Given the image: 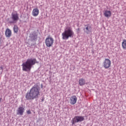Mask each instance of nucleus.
<instances>
[{
	"instance_id": "11",
	"label": "nucleus",
	"mask_w": 126,
	"mask_h": 126,
	"mask_svg": "<svg viewBox=\"0 0 126 126\" xmlns=\"http://www.w3.org/2000/svg\"><path fill=\"white\" fill-rule=\"evenodd\" d=\"M5 35L7 38H9L11 37V35H12V32L9 29H6L5 32Z\"/></svg>"
},
{
	"instance_id": "15",
	"label": "nucleus",
	"mask_w": 126,
	"mask_h": 126,
	"mask_svg": "<svg viewBox=\"0 0 126 126\" xmlns=\"http://www.w3.org/2000/svg\"><path fill=\"white\" fill-rule=\"evenodd\" d=\"M122 48L126 50V39H123L122 42Z\"/></svg>"
},
{
	"instance_id": "6",
	"label": "nucleus",
	"mask_w": 126,
	"mask_h": 126,
	"mask_svg": "<svg viewBox=\"0 0 126 126\" xmlns=\"http://www.w3.org/2000/svg\"><path fill=\"white\" fill-rule=\"evenodd\" d=\"M102 64L104 68L108 69V68H110V67H111V64H112V63L111 62V60H110V59H105L103 62Z\"/></svg>"
},
{
	"instance_id": "4",
	"label": "nucleus",
	"mask_w": 126,
	"mask_h": 126,
	"mask_svg": "<svg viewBox=\"0 0 126 126\" xmlns=\"http://www.w3.org/2000/svg\"><path fill=\"white\" fill-rule=\"evenodd\" d=\"M84 121V117L83 116H75L72 119L71 123L72 125H73L74 124H76V123H79L81 122H83Z\"/></svg>"
},
{
	"instance_id": "2",
	"label": "nucleus",
	"mask_w": 126,
	"mask_h": 126,
	"mask_svg": "<svg viewBox=\"0 0 126 126\" xmlns=\"http://www.w3.org/2000/svg\"><path fill=\"white\" fill-rule=\"evenodd\" d=\"M35 63H37V60L35 58L28 59L26 62L22 64L23 70L24 71H30L32 68V66Z\"/></svg>"
},
{
	"instance_id": "19",
	"label": "nucleus",
	"mask_w": 126,
	"mask_h": 126,
	"mask_svg": "<svg viewBox=\"0 0 126 126\" xmlns=\"http://www.w3.org/2000/svg\"><path fill=\"white\" fill-rule=\"evenodd\" d=\"M77 31H80V29L78 28V29H77Z\"/></svg>"
},
{
	"instance_id": "10",
	"label": "nucleus",
	"mask_w": 126,
	"mask_h": 126,
	"mask_svg": "<svg viewBox=\"0 0 126 126\" xmlns=\"http://www.w3.org/2000/svg\"><path fill=\"white\" fill-rule=\"evenodd\" d=\"M25 109L23 107H19L17 111V115H20L22 116L24 114Z\"/></svg>"
},
{
	"instance_id": "16",
	"label": "nucleus",
	"mask_w": 126,
	"mask_h": 126,
	"mask_svg": "<svg viewBox=\"0 0 126 126\" xmlns=\"http://www.w3.org/2000/svg\"><path fill=\"white\" fill-rule=\"evenodd\" d=\"M13 31L14 33H18V26L16 25L14 26L13 28Z\"/></svg>"
},
{
	"instance_id": "8",
	"label": "nucleus",
	"mask_w": 126,
	"mask_h": 126,
	"mask_svg": "<svg viewBox=\"0 0 126 126\" xmlns=\"http://www.w3.org/2000/svg\"><path fill=\"white\" fill-rule=\"evenodd\" d=\"M11 19L15 23H16V22L19 20V17L18 16V14L17 12H15V13H12L11 14Z\"/></svg>"
},
{
	"instance_id": "17",
	"label": "nucleus",
	"mask_w": 126,
	"mask_h": 126,
	"mask_svg": "<svg viewBox=\"0 0 126 126\" xmlns=\"http://www.w3.org/2000/svg\"><path fill=\"white\" fill-rule=\"evenodd\" d=\"M27 113L28 115H30V114H31V111H30V110H28V111H27Z\"/></svg>"
},
{
	"instance_id": "14",
	"label": "nucleus",
	"mask_w": 126,
	"mask_h": 126,
	"mask_svg": "<svg viewBox=\"0 0 126 126\" xmlns=\"http://www.w3.org/2000/svg\"><path fill=\"white\" fill-rule=\"evenodd\" d=\"M79 84L80 86H82L85 84V80L83 78H81L79 80Z\"/></svg>"
},
{
	"instance_id": "13",
	"label": "nucleus",
	"mask_w": 126,
	"mask_h": 126,
	"mask_svg": "<svg viewBox=\"0 0 126 126\" xmlns=\"http://www.w3.org/2000/svg\"><path fill=\"white\" fill-rule=\"evenodd\" d=\"M103 14L105 17L109 18V17H111V16H112V12H111V11L106 10L104 11Z\"/></svg>"
},
{
	"instance_id": "12",
	"label": "nucleus",
	"mask_w": 126,
	"mask_h": 126,
	"mask_svg": "<svg viewBox=\"0 0 126 126\" xmlns=\"http://www.w3.org/2000/svg\"><path fill=\"white\" fill-rule=\"evenodd\" d=\"M32 16L36 17V16L39 15V9L37 8L33 9L32 11Z\"/></svg>"
},
{
	"instance_id": "3",
	"label": "nucleus",
	"mask_w": 126,
	"mask_h": 126,
	"mask_svg": "<svg viewBox=\"0 0 126 126\" xmlns=\"http://www.w3.org/2000/svg\"><path fill=\"white\" fill-rule=\"evenodd\" d=\"M74 32L71 28H67L62 33V39L63 40H68V38H71L73 37Z\"/></svg>"
},
{
	"instance_id": "20",
	"label": "nucleus",
	"mask_w": 126,
	"mask_h": 126,
	"mask_svg": "<svg viewBox=\"0 0 126 126\" xmlns=\"http://www.w3.org/2000/svg\"><path fill=\"white\" fill-rule=\"evenodd\" d=\"M44 98H42V102H43V101H44Z\"/></svg>"
},
{
	"instance_id": "1",
	"label": "nucleus",
	"mask_w": 126,
	"mask_h": 126,
	"mask_svg": "<svg viewBox=\"0 0 126 126\" xmlns=\"http://www.w3.org/2000/svg\"><path fill=\"white\" fill-rule=\"evenodd\" d=\"M40 95V87L38 86H34L31 89L30 92L27 93L26 99L27 100H34L37 99Z\"/></svg>"
},
{
	"instance_id": "5",
	"label": "nucleus",
	"mask_w": 126,
	"mask_h": 126,
	"mask_svg": "<svg viewBox=\"0 0 126 126\" xmlns=\"http://www.w3.org/2000/svg\"><path fill=\"white\" fill-rule=\"evenodd\" d=\"M54 44V38L52 37H47L45 39V45L46 47H52Z\"/></svg>"
},
{
	"instance_id": "18",
	"label": "nucleus",
	"mask_w": 126,
	"mask_h": 126,
	"mask_svg": "<svg viewBox=\"0 0 126 126\" xmlns=\"http://www.w3.org/2000/svg\"><path fill=\"white\" fill-rule=\"evenodd\" d=\"M33 40L37 39V35H33V37L32 38Z\"/></svg>"
},
{
	"instance_id": "9",
	"label": "nucleus",
	"mask_w": 126,
	"mask_h": 126,
	"mask_svg": "<svg viewBox=\"0 0 126 126\" xmlns=\"http://www.w3.org/2000/svg\"><path fill=\"white\" fill-rule=\"evenodd\" d=\"M77 101V97H76V96L75 95L72 96L69 100V102L71 105H74L75 104H76Z\"/></svg>"
},
{
	"instance_id": "21",
	"label": "nucleus",
	"mask_w": 126,
	"mask_h": 126,
	"mask_svg": "<svg viewBox=\"0 0 126 126\" xmlns=\"http://www.w3.org/2000/svg\"><path fill=\"white\" fill-rule=\"evenodd\" d=\"M1 69H2V67H1Z\"/></svg>"
},
{
	"instance_id": "7",
	"label": "nucleus",
	"mask_w": 126,
	"mask_h": 126,
	"mask_svg": "<svg viewBox=\"0 0 126 126\" xmlns=\"http://www.w3.org/2000/svg\"><path fill=\"white\" fill-rule=\"evenodd\" d=\"M84 31L86 34H90L92 32V27L89 24L85 25Z\"/></svg>"
}]
</instances>
